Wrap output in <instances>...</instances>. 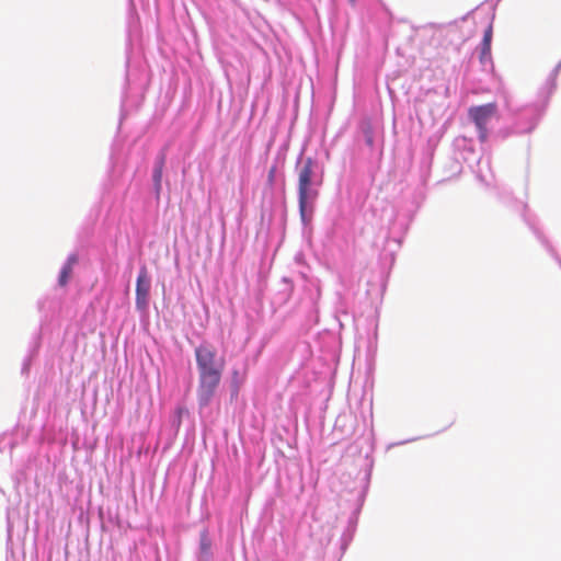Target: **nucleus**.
I'll return each mask as SVG.
<instances>
[{
    "instance_id": "4",
    "label": "nucleus",
    "mask_w": 561,
    "mask_h": 561,
    "mask_svg": "<svg viewBox=\"0 0 561 561\" xmlns=\"http://www.w3.org/2000/svg\"><path fill=\"white\" fill-rule=\"evenodd\" d=\"M150 287L151 282L148 270L146 266H142L136 282V307L141 311L148 308Z\"/></svg>"
},
{
    "instance_id": "6",
    "label": "nucleus",
    "mask_w": 561,
    "mask_h": 561,
    "mask_svg": "<svg viewBox=\"0 0 561 561\" xmlns=\"http://www.w3.org/2000/svg\"><path fill=\"white\" fill-rule=\"evenodd\" d=\"M163 167H164V157H161L153 170V175H152L157 193H159L161 190Z\"/></svg>"
},
{
    "instance_id": "11",
    "label": "nucleus",
    "mask_w": 561,
    "mask_h": 561,
    "mask_svg": "<svg viewBox=\"0 0 561 561\" xmlns=\"http://www.w3.org/2000/svg\"><path fill=\"white\" fill-rule=\"evenodd\" d=\"M352 4H354L356 2V0H348Z\"/></svg>"
},
{
    "instance_id": "10",
    "label": "nucleus",
    "mask_w": 561,
    "mask_h": 561,
    "mask_svg": "<svg viewBox=\"0 0 561 561\" xmlns=\"http://www.w3.org/2000/svg\"><path fill=\"white\" fill-rule=\"evenodd\" d=\"M202 547H203V549H205V550H206V549L208 548V545H207L206 542H204V541H203V542H202Z\"/></svg>"
},
{
    "instance_id": "2",
    "label": "nucleus",
    "mask_w": 561,
    "mask_h": 561,
    "mask_svg": "<svg viewBox=\"0 0 561 561\" xmlns=\"http://www.w3.org/2000/svg\"><path fill=\"white\" fill-rule=\"evenodd\" d=\"M313 165V160L307 158L298 172V203L300 216L304 220L308 203L314 201L318 196V191L312 188Z\"/></svg>"
},
{
    "instance_id": "8",
    "label": "nucleus",
    "mask_w": 561,
    "mask_h": 561,
    "mask_svg": "<svg viewBox=\"0 0 561 561\" xmlns=\"http://www.w3.org/2000/svg\"><path fill=\"white\" fill-rule=\"evenodd\" d=\"M275 173H276V168L275 167H272L268 171V175H267V180H268V183L270 184H273L274 183V179H275Z\"/></svg>"
},
{
    "instance_id": "7",
    "label": "nucleus",
    "mask_w": 561,
    "mask_h": 561,
    "mask_svg": "<svg viewBox=\"0 0 561 561\" xmlns=\"http://www.w3.org/2000/svg\"><path fill=\"white\" fill-rule=\"evenodd\" d=\"M493 36V30L490 25L485 31L482 39V56L489 55L491 50V41Z\"/></svg>"
},
{
    "instance_id": "1",
    "label": "nucleus",
    "mask_w": 561,
    "mask_h": 561,
    "mask_svg": "<svg viewBox=\"0 0 561 561\" xmlns=\"http://www.w3.org/2000/svg\"><path fill=\"white\" fill-rule=\"evenodd\" d=\"M195 358L198 369L197 400L201 407H206L220 383L226 362L224 357H217L215 347L207 343L195 348Z\"/></svg>"
},
{
    "instance_id": "3",
    "label": "nucleus",
    "mask_w": 561,
    "mask_h": 561,
    "mask_svg": "<svg viewBox=\"0 0 561 561\" xmlns=\"http://www.w3.org/2000/svg\"><path fill=\"white\" fill-rule=\"evenodd\" d=\"M497 106L495 103H488L480 106H472L469 108V117L473 121L479 129L481 137L486 135V124L491 117L496 114Z\"/></svg>"
},
{
    "instance_id": "5",
    "label": "nucleus",
    "mask_w": 561,
    "mask_h": 561,
    "mask_svg": "<svg viewBox=\"0 0 561 561\" xmlns=\"http://www.w3.org/2000/svg\"><path fill=\"white\" fill-rule=\"evenodd\" d=\"M76 263V259L75 257H70L68 260V262L62 266L61 271H60V274H59V277H58V284L61 286V287H65L71 275H72V272H73V264Z\"/></svg>"
},
{
    "instance_id": "9",
    "label": "nucleus",
    "mask_w": 561,
    "mask_h": 561,
    "mask_svg": "<svg viewBox=\"0 0 561 561\" xmlns=\"http://www.w3.org/2000/svg\"><path fill=\"white\" fill-rule=\"evenodd\" d=\"M366 141H367L368 146L373 147V145H374V139H373V136H371V135H367V137H366Z\"/></svg>"
}]
</instances>
